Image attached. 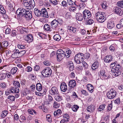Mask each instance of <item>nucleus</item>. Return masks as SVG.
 Instances as JSON below:
<instances>
[{
  "instance_id": "nucleus-1",
  "label": "nucleus",
  "mask_w": 123,
  "mask_h": 123,
  "mask_svg": "<svg viewBox=\"0 0 123 123\" xmlns=\"http://www.w3.org/2000/svg\"><path fill=\"white\" fill-rule=\"evenodd\" d=\"M103 12H98L95 14V18L100 23H102L106 20Z\"/></svg>"
},
{
  "instance_id": "nucleus-2",
  "label": "nucleus",
  "mask_w": 123,
  "mask_h": 123,
  "mask_svg": "<svg viewBox=\"0 0 123 123\" xmlns=\"http://www.w3.org/2000/svg\"><path fill=\"white\" fill-rule=\"evenodd\" d=\"M24 5L26 7L27 9L30 10L32 9L35 5V3L34 0H31L27 1L25 0L24 2Z\"/></svg>"
},
{
  "instance_id": "nucleus-3",
  "label": "nucleus",
  "mask_w": 123,
  "mask_h": 123,
  "mask_svg": "<svg viewBox=\"0 0 123 123\" xmlns=\"http://www.w3.org/2000/svg\"><path fill=\"white\" fill-rule=\"evenodd\" d=\"M84 59V55L82 53H79L76 55L74 60L76 62L79 64L82 62Z\"/></svg>"
},
{
  "instance_id": "nucleus-4",
  "label": "nucleus",
  "mask_w": 123,
  "mask_h": 123,
  "mask_svg": "<svg viewBox=\"0 0 123 123\" xmlns=\"http://www.w3.org/2000/svg\"><path fill=\"white\" fill-rule=\"evenodd\" d=\"M56 54L57 59L59 61L61 60L65 57L64 52L61 49H59L57 50Z\"/></svg>"
},
{
  "instance_id": "nucleus-5",
  "label": "nucleus",
  "mask_w": 123,
  "mask_h": 123,
  "mask_svg": "<svg viewBox=\"0 0 123 123\" xmlns=\"http://www.w3.org/2000/svg\"><path fill=\"white\" fill-rule=\"evenodd\" d=\"M51 69L48 67L44 69L42 72V74L45 77L49 76L51 74Z\"/></svg>"
},
{
  "instance_id": "nucleus-6",
  "label": "nucleus",
  "mask_w": 123,
  "mask_h": 123,
  "mask_svg": "<svg viewBox=\"0 0 123 123\" xmlns=\"http://www.w3.org/2000/svg\"><path fill=\"white\" fill-rule=\"evenodd\" d=\"M31 11L25 9V11H24L23 13V16L25 15V17L27 20H30L32 18V15L31 14Z\"/></svg>"
},
{
  "instance_id": "nucleus-7",
  "label": "nucleus",
  "mask_w": 123,
  "mask_h": 123,
  "mask_svg": "<svg viewBox=\"0 0 123 123\" xmlns=\"http://www.w3.org/2000/svg\"><path fill=\"white\" fill-rule=\"evenodd\" d=\"M116 92L115 90H111L110 91L107 93V97L110 99H112L114 98L116 96Z\"/></svg>"
},
{
  "instance_id": "nucleus-8",
  "label": "nucleus",
  "mask_w": 123,
  "mask_h": 123,
  "mask_svg": "<svg viewBox=\"0 0 123 123\" xmlns=\"http://www.w3.org/2000/svg\"><path fill=\"white\" fill-rule=\"evenodd\" d=\"M83 14L84 19L86 20L91 17V13L90 12L86 10L84 11Z\"/></svg>"
},
{
  "instance_id": "nucleus-9",
  "label": "nucleus",
  "mask_w": 123,
  "mask_h": 123,
  "mask_svg": "<svg viewBox=\"0 0 123 123\" xmlns=\"http://www.w3.org/2000/svg\"><path fill=\"white\" fill-rule=\"evenodd\" d=\"M24 11H25V9L20 8H18L16 11V13L17 15V17L18 18L19 17H21L23 16V13Z\"/></svg>"
},
{
  "instance_id": "nucleus-10",
  "label": "nucleus",
  "mask_w": 123,
  "mask_h": 123,
  "mask_svg": "<svg viewBox=\"0 0 123 123\" xmlns=\"http://www.w3.org/2000/svg\"><path fill=\"white\" fill-rule=\"evenodd\" d=\"M49 93L52 95H55L58 94L59 92L57 88L55 87H52L49 91Z\"/></svg>"
},
{
  "instance_id": "nucleus-11",
  "label": "nucleus",
  "mask_w": 123,
  "mask_h": 123,
  "mask_svg": "<svg viewBox=\"0 0 123 123\" xmlns=\"http://www.w3.org/2000/svg\"><path fill=\"white\" fill-rule=\"evenodd\" d=\"M8 45V43L7 41H3L0 44V49L2 51H3Z\"/></svg>"
},
{
  "instance_id": "nucleus-12",
  "label": "nucleus",
  "mask_w": 123,
  "mask_h": 123,
  "mask_svg": "<svg viewBox=\"0 0 123 123\" xmlns=\"http://www.w3.org/2000/svg\"><path fill=\"white\" fill-rule=\"evenodd\" d=\"M24 40L29 43L32 42L33 40V36L31 34H29L25 37Z\"/></svg>"
},
{
  "instance_id": "nucleus-13",
  "label": "nucleus",
  "mask_w": 123,
  "mask_h": 123,
  "mask_svg": "<svg viewBox=\"0 0 123 123\" xmlns=\"http://www.w3.org/2000/svg\"><path fill=\"white\" fill-rule=\"evenodd\" d=\"M60 88L61 91L64 92H65L67 89V85L64 82L61 83L60 85Z\"/></svg>"
},
{
  "instance_id": "nucleus-14",
  "label": "nucleus",
  "mask_w": 123,
  "mask_h": 123,
  "mask_svg": "<svg viewBox=\"0 0 123 123\" xmlns=\"http://www.w3.org/2000/svg\"><path fill=\"white\" fill-rule=\"evenodd\" d=\"M58 24L57 20L55 19L52 21L51 23L52 28L53 29H55L58 26Z\"/></svg>"
},
{
  "instance_id": "nucleus-15",
  "label": "nucleus",
  "mask_w": 123,
  "mask_h": 123,
  "mask_svg": "<svg viewBox=\"0 0 123 123\" xmlns=\"http://www.w3.org/2000/svg\"><path fill=\"white\" fill-rule=\"evenodd\" d=\"M17 30L21 34H23L24 32L27 33L28 31L27 29L21 26L18 27Z\"/></svg>"
},
{
  "instance_id": "nucleus-16",
  "label": "nucleus",
  "mask_w": 123,
  "mask_h": 123,
  "mask_svg": "<svg viewBox=\"0 0 123 123\" xmlns=\"http://www.w3.org/2000/svg\"><path fill=\"white\" fill-rule=\"evenodd\" d=\"M41 14H43V16L44 17L46 18L49 17L47 10L45 8H42L41 10Z\"/></svg>"
},
{
  "instance_id": "nucleus-17",
  "label": "nucleus",
  "mask_w": 123,
  "mask_h": 123,
  "mask_svg": "<svg viewBox=\"0 0 123 123\" xmlns=\"http://www.w3.org/2000/svg\"><path fill=\"white\" fill-rule=\"evenodd\" d=\"M75 17L77 20L80 21H82L83 18V16L80 13H76Z\"/></svg>"
},
{
  "instance_id": "nucleus-18",
  "label": "nucleus",
  "mask_w": 123,
  "mask_h": 123,
  "mask_svg": "<svg viewBox=\"0 0 123 123\" xmlns=\"http://www.w3.org/2000/svg\"><path fill=\"white\" fill-rule=\"evenodd\" d=\"M99 67V63L98 62H95L92 64V68L93 71L95 70Z\"/></svg>"
},
{
  "instance_id": "nucleus-19",
  "label": "nucleus",
  "mask_w": 123,
  "mask_h": 123,
  "mask_svg": "<svg viewBox=\"0 0 123 123\" xmlns=\"http://www.w3.org/2000/svg\"><path fill=\"white\" fill-rule=\"evenodd\" d=\"M76 83L75 80H70L69 83V86L71 88L74 87L76 85Z\"/></svg>"
},
{
  "instance_id": "nucleus-20",
  "label": "nucleus",
  "mask_w": 123,
  "mask_h": 123,
  "mask_svg": "<svg viewBox=\"0 0 123 123\" xmlns=\"http://www.w3.org/2000/svg\"><path fill=\"white\" fill-rule=\"evenodd\" d=\"M104 61L106 62H109L112 60L113 58L111 55H107L105 57Z\"/></svg>"
},
{
  "instance_id": "nucleus-21",
  "label": "nucleus",
  "mask_w": 123,
  "mask_h": 123,
  "mask_svg": "<svg viewBox=\"0 0 123 123\" xmlns=\"http://www.w3.org/2000/svg\"><path fill=\"white\" fill-rule=\"evenodd\" d=\"M10 91L13 93H18L19 92V89L18 88L12 87L10 89Z\"/></svg>"
},
{
  "instance_id": "nucleus-22",
  "label": "nucleus",
  "mask_w": 123,
  "mask_h": 123,
  "mask_svg": "<svg viewBox=\"0 0 123 123\" xmlns=\"http://www.w3.org/2000/svg\"><path fill=\"white\" fill-rule=\"evenodd\" d=\"M115 26L114 23L112 21H109L107 24V26L109 29H111Z\"/></svg>"
},
{
  "instance_id": "nucleus-23",
  "label": "nucleus",
  "mask_w": 123,
  "mask_h": 123,
  "mask_svg": "<svg viewBox=\"0 0 123 123\" xmlns=\"http://www.w3.org/2000/svg\"><path fill=\"white\" fill-rule=\"evenodd\" d=\"M95 107L94 105H91L87 107V110L88 112H93L94 110Z\"/></svg>"
},
{
  "instance_id": "nucleus-24",
  "label": "nucleus",
  "mask_w": 123,
  "mask_h": 123,
  "mask_svg": "<svg viewBox=\"0 0 123 123\" xmlns=\"http://www.w3.org/2000/svg\"><path fill=\"white\" fill-rule=\"evenodd\" d=\"M34 12L35 15L37 16H39L41 14V11L38 10L37 8H35L34 9Z\"/></svg>"
},
{
  "instance_id": "nucleus-25",
  "label": "nucleus",
  "mask_w": 123,
  "mask_h": 123,
  "mask_svg": "<svg viewBox=\"0 0 123 123\" xmlns=\"http://www.w3.org/2000/svg\"><path fill=\"white\" fill-rule=\"evenodd\" d=\"M36 89L39 92L41 91L42 89V86L40 83L36 84Z\"/></svg>"
},
{
  "instance_id": "nucleus-26",
  "label": "nucleus",
  "mask_w": 123,
  "mask_h": 123,
  "mask_svg": "<svg viewBox=\"0 0 123 123\" xmlns=\"http://www.w3.org/2000/svg\"><path fill=\"white\" fill-rule=\"evenodd\" d=\"M87 87L88 90L90 92H92L93 91L94 87L91 84H88L87 85Z\"/></svg>"
},
{
  "instance_id": "nucleus-27",
  "label": "nucleus",
  "mask_w": 123,
  "mask_h": 123,
  "mask_svg": "<svg viewBox=\"0 0 123 123\" xmlns=\"http://www.w3.org/2000/svg\"><path fill=\"white\" fill-rule=\"evenodd\" d=\"M62 113V111L60 109H58L57 111H55L54 112V115L55 116H59L61 115Z\"/></svg>"
},
{
  "instance_id": "nucleus-28",
  "label": "nucleus",
  "mask_w": 123,
  "mask_h": 123,
  "mask_svg": "<svg viewBox=\"0 0 123 123\" xmlns=\"http://www.w3.org/2000/svg\"><path fill=\"white\" fill-rule=\"evenodd\" d=\"M71 51L70 50H68L66 51L65 53H64L65 56L67 58L69 57L71 54Z\"/></svg>"
},
{
  "instance_id": "nucleus-29",
  "label": "nucleus",
  "mask_w": 123,
  "mask_h": 123,
  "mask_svg": "<svg viewBox=\"0 0 123 123\" xmlns=\"http://www.w3.org/2000/svg\"><path fill=\"white\" fill-rule=\"evenodd\" d=\"M63 119L65 122H68L69 121V117L68 114H64L63 115Z\"/></svg>"
},
{
  "instance_id": "nucleus-30",
  "label": "nucleus",
  "mask_w": 123,
  "mask_h": 123,
  "mask_svg": "<svg viewBox=\"0 0 123 123\" xmlns=\"http://www.w3.org/2000/svg\"><path fill=\"white\" fill-rule=\"evenodd\" d=\"M53 38L55 40L59 41L61 38V37L59 35L56 34L54 36Z\"/></svg>"
},
{
  "instance_id": "nucleus-31",
  "label": "nucleus",
  "mask_w": 123,
  "mask_h": 123,
  "mask_svg": "<svg viewBox=\"0 0 123 123\" xmlns=\"http://www.w3.org/2000/svg\"><path fill=\"white\" fill-rule=\"evenodd\" d=\"M44 29L47 31H50V26L47 24H45L43 26Z\"/></svg>"
},
{
  "instance_id": "nucleus-32",
  "label": "nucleus",
  "mask_w": 123,
  "mask_h": 123,
  "mask_svg": "<svg viewBox=\"0 0 123 123\" xmlns=\"http://www.w3.org/2000/svg\"><path fill=\"white\" fill-rule=\"evenodd\" d=\"M13 83L14 86L17 88L20 87V83L18 81L14 80L13 81Z\"/></svg>"
},
{
  "instance_id": "nucleus-33",
  "label": "nucleus",
  "mask_w": 123,
  "mask_h": 123,
  "mask_svg": "<svg viewBox=\"0 0 123 123\" xmlns=\"http://www.w3.org/2000/svg\"><path fill=\"white\" fill-rule=\"evenodd\" d=\"M115 68L116 71L121 72L122 68L120 64H117Z\"/></svg>"
},
{
  "instance_id": "nucleus-34",
  "label": "nucleus",
  "mask_w": 123,
  "mask_h": 123,
  "mask_svg": "<svg viewBox=\"0 0 123 123\" xmlns=\"http://www.w3.org/2000/svg\"><path fill=\"white\" fill-rule=\"evenodd\" d=\"M100 73L101 75L103 76L105 79H107L108 78V76L105 73L104 71L103 70L101 71Z\"/></svg>"
},
{
  "instance_id": "nucleus-35",
  "label": "nucleus",
  "mask_w": 123,
  "mask_h": 123,
  "mask_svg": "<svg viewBox=\"0 0 123 123\" xmlns=\"http://www.w3.org/2000/svg\"><path fill=\"white\" fill-rule=\"evenodd\" d=\"M17 68L16 67H14L11 69V73L12 74H14L17 72Z\"/></svg>"
},
{
  "instance_id": "nucleus-36",
  "label": "nucleus",
  "mask_w": 123,
  "mask_h": 123,
  "mask_svg": "<svg viewBox=\"0 0 123 123\" xmlns=\"http://www.w3.org/2000/svg\"><path fill=\"white\" fill-rule=\"evenodd\" d=\"M55 99L57 101H61L62 99V97L59 95L55 96Z\"/></svg>"
},
{
  "instance_id": "nucleus-37",
  "label": "nucleus",
  "mask_w": 123,
  "mask_h": 123,
  "mask_svg": "<svg viewBox=\"0 0 123 123\" xmlns=\"http://www.w3.org/2000/svg\"><path fill=\"white\" fill-rule=\"evenodd\" d=\"M60 104L57 102L55 101L53 104V107L55 108H58L59 107Z\"/></svg>"
},
{
  "instance_id": "nucleus-38",
  "label": "nucleus",
  "mask_w": 123,
  "mask_h": 123,
  "mask_svg": "<svg viewBox=\"0 0 123 123\" xmlns=\"http://www.w3.org/2000/svg\"><path fill=\"white\" fill-rule=\"evenodd\" d=\"M105 106V104L101 105L99 106V107L98 108V110L99 111H103L104 109Z\"/></svg>"
},
{
  "instance_id": "nucleus-39",
  "label": "nucleus",
  "mask_w": 123,
  "mask_h": 123,
  "mask_svg": "<svg viewBox=\"0 0 123 123\" xmlns=\"http://www.w3.org/2000/svg\"><path fill=\"white\" fill-rule=\"evenodd\" d=\"M7 111H5L2 112L1 117L4 118L7 115Z\"/></svg>"
},
{
  "instance_id": "nucleus-40",
  "label": "nucleus",
  "mask_w": 123,
  "mask_h": 123,
  "mask_svg": "<svg viewBox=\"0 0 123 123\" xmlns=\"http://www.w3.org/2000/svg\"><path fill=\"white\" fill-rule=\"evenodd\" d=\"M55 12L53 11L50 12L49 13V17L51 18H53L54 17V15Z\"/></svg>"
},
{
  "instance_id": "nucleus-41",
  "label": "nucleus",
  "mask_w": 123,
  "mask_h": 123,
  "mask_svg": "<svg viewBox=\"0 0 123 123\" xmlns=\"http://www.w3.org/2000/svg\"><path fill=\"white\" fill-rule=\"evenodd\" d=\"M101 6L102 8L104 9H106L107 7V5L106 2L105 1L103 2L102 3Z\"/></svg>"
},
{
  "instance_id": "nucleus-42",
  "label": "nucleus",
  "mask_w": 123,
  "mask_h": 123,
  "mask_svg": "<svg viewBox=\"0 0 123 123\" xmlns=\"http://www.w3.org/2000/svg\"><path fill=\"white\" fill-rule=\"evenodd\" d=\"M121 72H120L117 71H116L115 72L113 73V75L114 76H118L121 74Z\"/></svg>"
},
{
  "instance_id": "nucleus-43",
  "label": "nucleus",
  "mask_w": 123,
  "mask_h": 123,
  "mask_svg": "<svg viewBox=\"0 0 123 123\" xmlns=\"http://www.w3.org/2000/svg\"><path fill=\"white\" fill-rule=\"evenodd\" d=\"M8 99L9 100L11 101H12L15 100V98L13 96L9 95L8 97Z\"/></svg>"
},
{
  "instance_id": "nucleus-44",
  "label": "nucleus",
  "mask_w": 123,
  "mask_h": 123,
  "mask_svg": "<svg viewBox=\"0 0 123 123\" xmlns=\"http://www.w3.org/2000/svg\"><path fill=\"white\" fill-rule=\"evenodd\" d=\"M25 53L26 51L25 50L19 51L18 54L19 57H20L22 56L25 54Z\"/></svg>"
},
{
  "instance_id": "nucleus-45",
  "label": "nucleus",
  "mask_w": 123,
  "mask_h": 123,
  "mask_svg": "<svg viewBox=\"0 0 123 123\" xmlns=\"http://www.w3.org/2000/svg\"><path fill=\"white\" fill-rule=\"evenodd\" d=\"M12 58H16L18 57H19L18 54L16 53H13L11 55Z\"/></svg>"
},
{
  "instance_id": "nucleus-46",
  "label": "nucleus",
  "mask_w": 123,
  "mask_h": 123,
  "mask_svg": "<svg viewBox=\"0 0 123 123\" xmlns=\"http://www.w3.org/2000/svg\"><path fill=\"white\" fill-rule=\"evenodd\" d=\"M112 102L111 101L110 103L109 104L108 106V108L107 110V111L109 112L111 110L112 108Z\"/></svg>"
},
{
  "instance_id": "nucleus-47",
  "label": "nucleus",
  "mask_w": 123,
  "mask_h": 123,
  "mask_svg": "<svg viewBox=\"0 0 123 123\" xmlns=\"http://www.w3.org/2000/svg\"><path fill=\"white\" fill-rule=\"evenodd\" d=\"M79 108V106H78L77 105H74L72 107V109L74 111H76Z\"/></svg>"
},
{
  "instance_id": "nucleus-48",
  "label": "nucleus",
  "mask_w": 123,
  "mask_h": 123,
  "mask_svg": "<svg viewBox=\"0 0 123 123\" xmlns=\"http://www.w3.org/2000/svg\"><path fill=\"white\" fill-rule=\"evenodd\" d=\"M38 36L40 37L42 39L44 38L45 37V35L42 33H38Z\"/></svg>"
},
{
  "instance_id": "nucleus-49",
  "label": "nucleus",
  "mask_w": 123,
  "mask_h": 123,
  "mask_svg": "<svg viewBox=\"0 0 123 123\" xmlns=\"http://www.w3.org/2000/svg\"><path fill=\"white\" fill-rule=\"evenodd\" d=\"M117 4L118 6L123 8V0L118 1L117 2Z\"/></svg>"
},
{
  "instance_id": "nucleus-50",
  "label": "nucleus",
  "mask_w": 123,
  "mask_h": 123,
  "mask_svg": "<svg viewBox=\"0 0 123 123\" xmlns=\"http://www.w3.org/2000/svg\"><path fill=\"white\" fill-rule=\"evenodd\" d=\"M120 8L116 7H115V9H114V11L115 12V13L118 14L119 13V12H120Z\"/></svg>"
},
{
  "instance_id": "nucleus-51",
  "label": "nucleus",
  "mask_w": 123,
  "mask_h": 123,
  "mask_svg": "<svg viewBox=\"0 0 123 123\" xmlns=\"http://www.w3.org/2000/svg\"><path fill=\"white\" fill-rule=\"evenodd\" d=\"M18 47L19 49H24L25 48V46L22 44H19L18 45Z\"/></svg>"
},
{
  "instance_id": "nucleus-52",
  "label": "nucleus",
  "mask_w": 123,
  "mask_h": 123,
  "mask_svg": "<svg viewBox=\"0 0 123 123\" xmlns=\"http://www.w3.org/2000/svg\"><path fill=\"white\" fill-rule=\"evenodd\" d=\"M82 62V64L83 67H84L85 68L87 69L88 68V65L85 61H83Z\"/></svg>"
},
{
  "instance_id": "nucleus-53",
  "label": "nucleus",
  "mask_w": 123,
  "mask_h": 123,
  "mask_svg": "<svg viewBox=\"0 0 123 123\" xmlns=\"http://www.w3.org/2000/svg\"><path fill=\"white\" fill-rule=\"evenodd\" d=\"M46 120L49 122H51V119L50 115H48L46 116Z\"/></svg>"
},
{
  "instance_id": "nucleus-54",
  "label": "nucleus",
  "mask_w": 123,
  "mask_h": 123,
  "mask_svg": "<svg viewBox=\"0 0 123 123\" xmlns=\"http://www.w3.org/2000/svg\"><path fill=\"white\" fill-rule=\"evenodd\" d=\"M17 34L16 31L15 30L12 31L11 32V35L12 36H15Z\"/></svg>"
},
{
  "instance_id": "nucleus-55",
  "label": "nucleus",
  "mask_w": 123,
  "mask_h": 123,
  "mask_svg": "<svg viewBox=\"0 0 123 123\" xmlns=\"http://www.w3.org/2000/svg\"><path fill=\"white\" fill-rule=\"evenodd\" d=\"M0 12L2 14H4L6 12V11L4 9L3 7L2 6L0 8Z\"/></svg>"
},
{
  "instance_id": "nucleus-56",
  "label": "nucleus",
  "mask_w": 123,
  "mask_h": 123,
  "mask_svg": "<svg viewBox=\"0 0 123 123\" xmlns=\"http://www.w3.org/2000/svg\"><path fill=\"white\" fill-rule=\"evenodd\" d=\"M70 30H71L72 31L73 33H75L76 32L77 29L76 28L70 27L69 29Z\"/></svg>"
},
{
  "instance_id": "nucleus-57",
  "label": "nucleus",
  "mask_w": 123,
  "mask_h": 123,
  "mask_svg": "<svg viewBox=\"0 0 123 123\" xmlns=\"http://www.w3.org/2000/svg\"><path fill=\"white\" fill-rule=\"evenodd\" d=\"M62 6L64 7H66L67 6V3L65 0H63L62 2Z\"/></svg>"
},
{
  "instance_id": "nucleus-58",
  "label": "nucleus",
  "mask_w": 123,
  "mask_h": 123,
  "mask_svg": "<svg viewBox=\"0 0 123 123\" xmlns=\"http://www.w3.org/2000/svg\"><path fill=\"white\" fill-rule=\"evenodd\" d=\"M50 1L53 5H55L57 4V2L56 0H49Z\"/></svg>"
},
{
  "instance_id": "nucleus-59",
  "label": "nucleus",
  "mask_w": 123,
  "mask_h": 123,
  "mask_svg": "<svg viewBox=\"0 0 123 123\" xmlns=\"http://www.w3.org/2000/svg\"><path fill=\"white\" fill-rule=\"evenodd\" d=\"M94 21L93 20L90 19L88 20L87 22V24L89 25H91L94 23Z\"/></svg>"
},
{
  "instance_id": "nucleus-60",
  "label": "nucleus",
  "mask_w": 123,
  "mask_h": 123,
  "mask_svg": "<svg viewBox=\"0 0 123 123\" xmlns=\"http://www.w3.org/2000/svg\"><path fill=\"white\" fill-rule=\"evenodd\" d=\"M0 86L1 87L3 88H5L6 87L5 83L4 82L1 83L0 84Z\"/></svg>"
},
{
  "instance_id": "nucleus-61",
  "label": "nucleus",
  "mask_w": 123,
  "mask_h": 123,
  "mask_svg": "<svg viewBox=\"0 0 123 123\" xmlns=\"http://www.w3.org/2000/svg\"><path fill=\"white\" fill-rule=\"evenodd\" d=\"M115 103L116 104H120V99L119 98H118L116 99L114 101Z\"/></svg>"
},
{
  "instance_id": "nucleus-62",
  "label": "nucleus",
  "mask_w": 123,
  "mask_h": 123,
  "mask_svg": "<svg viewBox=\"0 0 123 123\" xmlns=\"http://www.w3.org/2000/svg\"><path fill=\"white\" fill-rule=\"evenodd\" d=\"M11 31L10 29L8 28L6 30L5 34H9L11 32Z\"/></svg>"
},
{
  "instance_id": "nucleus-63",
  "label": "nucleus",
  "mask_w": 123,
  "mask_h": 123,
  "mask_svg": "<svg viewBox=\"0 0 123 123\" xmlns=\"http://www.w3.org/2000/svg\"><path fill=\"white\" fill-rule=\"evenodd\" d=\"M6 76V74L5 73H1L0 74V77L2 79H4Z\"/></svg>"
},
{
  "instance_id": "nucleus-64",
  "label": "nucleus",
  "mask_w": 123,
  "mask_h": 123,
  "mask_svg": "<svg viewBox=\"0 0 123 123\" xmlns=\"http://www.w3.org/2000/svg\"><path fill=\"white\" fill-rule=\"evenodd\" d=\"M76 8L75 7H70L69 8V10L71 12H74L76 10Z\"/></svg>"
}]
</instances>
